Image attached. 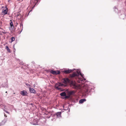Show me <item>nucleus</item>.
<instances>
[{"label": "nucleus", "mask_w": 126, "mask_h": 126, "mask_svg": "<svg viewBox=\"0 0 126 126\" xmlns=\"http://www.w3.org/2000/svg\"><path fill=\"white\" fill-rule=\"evenodd\" d=\"M62 81L65 84L70 83L71 87L74 89H77L78 88V86L75 81L70 80L67 78H64Z\"/></svg>", "instance_id": "f257e3e1"}, {"label": "nucleus", "mask_w": 126, "mask_h": 126, "mask_svg": "<svg viewBox=\"0 0 126 126\" xmlns=\"http://www.w3.org/2000/svg\"><path fill=\"white\" fill-rule=\"evenodd\" d=\"M79 75H80L82 77V78H83V79L82 78H80L79 79V80H80L79 81V82H82V81H84L86 79L84 78L83 77V74H82L81 73L80 71L78 72V71H77L75 73L74 72L73 74H72V77H75V76H78Z\"/></svg>", "instance_id": "f03ea898"}, {"label": "nucleus", "mask_w": 126, "mask_h": 126, "mask_svg": "<svg viewBox=\"0 0 126 126\" xmlns=\"http://www.w3.org/2000/svg\"><path fill=\"white\" fill-rule=\"evenodd\" d=\"M63 85L62 83H58L55 84V87L57 89L59 90L62 91L61 88L60 87L63 86Z\"/></svg>", "instance_id": "7ed1b4c3"}, {"label": "nucleus", "mask_w": 126, "mask_h": 126, "mask_svg": "<svg viewBox=\"0 0 126 126\" xmlns=\"http://www.w3.org/2000/svg\"><path fill=\"white\" fill-rule=\"evenodd\" d=\"M8 11V9L6 6L4 8V9L2 10V13H3V14L5 15L7 14V13Z\"/></svg>", "instance_id": "20e7f679"}, {"label": "nucleus", "mask_w": 126, "mask_h": 126, "mask_svg": "<svg viewBox=\"0 0 126 126\" xmlns=\"http://www.w3.org/2000/svg\"><path fill=\"white\" fill-rule=\"evenodd\" d=\"M50 72L51 73L54 75L58 74L60 73V72L59 71H56L52 70H51Z\"/></svg>", "instance_id": "39448f33"}, {"label": "nucleus", "mask_w": 126, "mask_h": 126, "mask_svg": "<svg viewBox=\"0 0 126 126\" xmlns=\"http://www.w3.org/2000/svg\"><path fill=\"white\" fill-rule=\"evenodd\" d=\"M20 94L22 95L25 96L28 94V93L27 91H21Z\"/></svg>", "instance_id": "423d86ee"}, {"label": "nucleus", "mask_w": 126, "mask_h": 126, "mask_svg": "<svg viewBox=\"0 0 126 126\" xmlns=\"http://www.w3.org/2000/svg\"><path fill=\"white\" fill-rule=\"evenodd\" d=\"M75 70L74 69V70ZM74 70H71V69H68V70H64V72L66 73H71Z\"/></svg>", "instance_id": "0eeeda50"}, {"label": "nucleus", "mask_w": 126, "mask_h": 126, "mask_svg": "<svg viewBox=\"0 0 126 126\" xmlns=\"http://www.w3.org/2000/svg\"><path fill=\"white\" fill-rule=\"evenodd\" d=\"M7 120L6 119H4L2 122L0 123V126L4 125L6 122Z\"/></svg>", "instance_id": "6e6552de"}, {"label": "nucleus", "mask_w": 126, "mask_h": 126, "mask_svg": "<svg viewBox=\"0 0 126 126\" xmlns=\"http://www.w3.org/2000/svg\"><path fill=\"white\" fill-rule=\"evenodd\" d=\"M30 92L31 93H34L35 91V90L33 88H31L30 87L29 88Z\"/></svg>", "instance_id": "1a4fd4ad"}, {"label": "nucleus", "mask_w": 126, "mask_h": 126, "mask_svg": "<svg viewBox=\"0 0 126 126\" xmlns=\"http://www.w3.org/2000/svg\"><path fill=\"white\" fill-rule=\"evenodd\" d=\"M86 100L85 99H81L79 101V103H80L82 104L84 102L86 101Z\"/></svg>", "instance_id": "9d476101"}, {"label": "nucleus", "mask_w": 126, "mask_h": 126, "mask_svg": "<svg viewBox=\"0 0 126 126\" xmlns=\"http://www.w3.org/2000/svg\"><path fill=\"white\" fill-rule=\"evenodd\" d=\"M61 112H57L56 114L57 116V117H61Z\"/></svg>", "instance_id": "9b49d317"}, {"label": "nucleus", "mask_w": 126, "mask_h": 126, "mask_svg": "<svg viewBox=\"0 0 126 126\" xmlns=\"http://www.w3.org/2000/svg\"><path fill=\"white\" fill-rule=\"evenodd\" d=\"M66 95V93L64 92H62L60 94V95L61 96H64Z\"/></svg>", "instance_id": "f8f14e48"}, {"label": "nucleus", "mask_w": 126, "mask_h": 126, "mask_svg": "<svg viewBox=\"0 0 126 126\" xmlns=\"http://www.w3.org/2000/svg\"><path fill=\"white\" fill-rule=\"evenodd\" d=\"M10 25L11 26V28L13 29V28L14 26L13 25V23L12 21H11L10 23Z\"/></svg>", "instance_id": "ddd939ff"}, {"label": "nucleus", "mask_w": 126, "mask_h": 126, "mask_svg": "<svg viewBox=\"0 0 126 126\" xmlns=\"http://www.w3.org/2000/svg\"><path fill=\"white\" fill-rule=\"evenodd\" d=\"M6 49H7L8 52H11L8 46H6Z\"/></svg>", "instance_id": "4468645a"}, {"label": "nucleus", "mask_w": 126, "mask_h": 126, "mask_svg": "<svg viewBox=\"0 0 126 126\" xmlns=\"http://www.w3.org/2000/svg\"><path fill=\"white\" fill-rule=\"evenodd\" d=\"M20 28H21V31H22L23 30V24L22 23H20Z\"/></svg>", "instance_id": "2eb2a0df"}, {"label": "nucleus", "mask_w": 126, "mask_h": 126, "mask_svg": "<svg viewBox=\"0 0 126 126\" xmlns=\"http://www.w3.org/2000/svg\"><path fill=\"white\" fill-rule=\"evenodd\" d=\"M7 107L6 106L4 107V108L3 109V110L4 111L6 112L9 113V112L7 111H6L5 110V109H6Z\"/></svg>", "instance_id": "dca6fc26"}, {"label": "nucleus", "mask_w": 126, "mask_h": 126, "mask_svg": "<svg viewBox=\"0 0 126 126\" xmlns=\"http://www.w3.org/2000/svg\"><path fill=\"white\" fill-rule=\"evenodd\" d=\"M33 121H36V123H34L33 124V125H36L37 124V121L36 120L34 119L33 120Z\"/></svg>", "instance_id": "f3484780"}, {"label": "nucleus", "mask_w": 126, "mask_h": 126, "mask_svg": "<svg viewBox=\"0 0 126 126\" xmlns=\"http://www.w3.org/2000/svg\"><path fill=\"white\" fill-rule=\"evenodd\" d=\"M11 40L13 42L15 40V39L14 37H12L11 38Z\"/></svg>", "instance_id": "a211bd4d"}, {"label": "nucleus", "mask_w": 126, "mask_h": 126, "mask_svg": "<svg viewBox=\"0 0 126 126\" xmlns=\"http://www.w3.org/2000/svg\"><path fill=\"white\" fill-rule=\"evenodd\" d=\"M75 91H71L70 93L71 94H74L75 93Z\"/></svg>", "instance_id": "6ab92c4d"}, {"label": "nucleus", "mask_w": 126, "mask_h": 126, "mask_svg": "<svg viewBox=\"0 0 126 126\" xmlns=\"http://www.w3.org/2000/svg\"><path fill=\"white\" fill-rule=\"evenodd\" d=\"M69 96L66 95H66L64 96V97L65 98H69Z\"/></svg>", "instance_id": "aec40b11"}, {"label": "nucleus", "mask_w": 126, "mask_h": 126, "mask_svg": "<svg viewBox=\"0 0 126 126\" xmlns=\"http://www.w3.org/2000/svg\"><path fill=\"white\" fill-rule=\"evenodd\" d=\"M2 32L4 34H5L6 33V32L4 30L3 31H2Z\"/></svg>", "instance_id": "412c9836"}, {"label": "nucleus", "mask_w": 126, "mask_h": 126, "mask_svg": "<svg viewBox=\"0 0 126 126\" xmlns=\"http://www.w3.org/2000/svg\"><path fill=\"white\" fill-rule=\"evenodd\" d=\"M4 116L5 117H7V116L5 114H4Z\"/></svg>", "instance_id": "4be33fe9"}, {"label": "nucleus", "mask_w": 126, "mask_h": 126, "mask_svg": "<svg viewBox=\"0 0 126 126\" xmlns=\"http://www.w3.org/2000/svg\"><path fill=\"white\" fill-rule=\"evenodd\" d=\"M88 90H87L86 91V93H87V92H88Z\"/></svg>", "instance_id": "5701e85b"}, {"label": "nucleus", "mask_w": 126, "mask_h": 126, "mask_svg": "<svg viewBox=\"0 0 126 126\" xmlns=\"http://www.w3.org/2000/svg\"><path fill=\"white\" fill-rule=\"evenodd\" d=\"M34 7V6L33 7V8H32V9H33V8Z\"/></svg>", "instance_id": "b1692460"}, {"label": "nucleus", "mask_w": 126, "mask_h": 126, "mask_svg": "<svg viewBox=\"0 0 126 126\" xmlns=\"http://www.w3.org/2000/svg\"><path fill=\"white\" fill-rule=\"evenodd\" d=\"M114 8H115V9H116V7H114Z\"/></svg>", "instance_id": "393cba45"}, {"label": "nucleus", "mask_w": 126, "mask_h": 126, "mask_svg": "<svg viewBox=\"0 0 126 126\" xmlns=\"http://www.w3.org/2000/svg\"><path fill=\"white\" fill-rule=\"evenodd\" d=\"M5 93H7V91H6V92H5Z\"/></svg>", "instance_id": "a878e982"}, {"label": "nucleus", "mask_w": 126, "mask_h": 126, "mask_svg": "<svg viewBox=\"0 0 126 126\" xmlns=\"http://www.w3.org/2000/svg\"><path fill=\"white\" fill-rule=\"evenodd\" d=\"M22 31H21V32ZM21 33V32H20V33Z\"/></svg>", "instance_id": "bb28decb"}, {"label": "nucleus", "mask_w": 126, "mask_h": 126, "mask_svg": "<svg viewBox=\"0 0 126 126\" xmlns=\"http://www.w3.org/2000/svg\"><path fill=\"white\" fill-rule=\"evenodd\" d=\"M22 31H21V32ZM21 33V32H20V33Z\"/></svg>", "instance_id": "cd10ccee"}, {"label": "nucleus", "mask_w": 126, "mask_h": 126, "mask_svg": "<svg viewBox=\"0 0 126 126\" xmlns=\"http://www.w3.org/2000/svg\"><path fill=\"white\" fill-rule=\"evenodd\" d=\"M37 1V0H36Z\"/></svg>", "instance_id": "c85d7f7f"}]
</instances>
